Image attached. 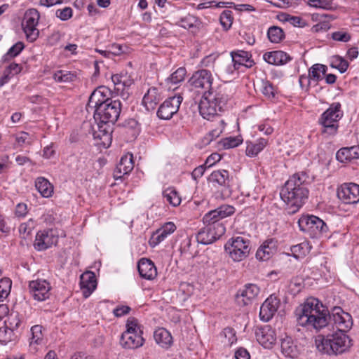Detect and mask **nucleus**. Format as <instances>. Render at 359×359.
Wrapping results in <instances>:
<instances>
[{
    "label": "nucleus",
    "instance_id": "6ab92c4d",
    "mask_svg": "<svg viewBox=\"0 0 359 359\" xmlns=\"http://www.w3.org/2000/svg\"><path fill=\"white\" fill-rule=\"evenodd\" d=\"M279 306V300L273 295L269 296L262 304L259 311L260 320L269 321L274 316Z\"/></svg>",
    "mask_w": 359,
    "mask_h": 359
},
{
    "label": "nucleus",
    "instance_id": "20e7f679",
    "mask_svg": "<svg viewBox=\"0 0 359 359\" xmlns=\"http://www.w3.org/2000/svg\"><path fill=\"white\" fill-rule=\"evenodd\" d=\"M309 177L304 172L295 173L285 183L280 196L286 204L287 213L292 215L305 203L309 196Z\"/></svg>",
    "mask_w": 359,
    "mask_h": 359
},
{
    "label": "nucleus",
    "instance_id": "e433bc0d",
    "mask_svg": "<svg viewBox=\"0 0 359 359\" xmlns=\"http://www.w3.org/2000/svg\"><path fill=\"white\" fill-rule=\"evenodd\" d=\"M327 67L321 64L313 65L309 70V74L311 80L319 81L323 79L327 72Z\"/></svg>",
    "mask_w": 359,
    "mask_h": 359
},
{
    "label": "nucleus",
    "instance_id": "de8ad7c7",
    "mask_svg": "<svg viewBox=\"0 0 359 359\" xmlns=\"http://www.w3.org/2000/svg\"><path fill=\"white\" fill-rule=\"evenodd\" d=\"M42 326L39 325H36L32 327L31 328V342L30 344H39L43 340V333H42Z\"/></svg>",
    "mask_w": 359,
    "mask_h": 359
},
{
    "label": "nucleus",
    "instance_id": "c9c22d12",
    "mask_svg": "<svg viewBox=\"0 0 359 359\" xmlns=\"http://www.w3.org/2000/svg\"><path fill=\"white\" fill-rule=\"evenodd\" d=\"M111 81L115 86H117V90H120V86L122 88L130 86L133 81L127 72H121L120 74H114L111 76Z\"/></svg>",
    "mask_w": 359,
    "mask_h": 359
},
{
    "label": "nucleus",
    "instance_id": "680f3d73",
    "mask_svg": "<svg viewBox=\"0 0 359 359\" xmlns=\"http://www.w3.org/2000/svg\"><path fill=\"white\" fill-rule=\"evenodd\" d=\"M130 311V308L129 306L121 305L116 307L113 311V313L116 317H121L128 314Z\"/></svg>",
    "mask_w": 359,
    "mask_h": 359
},
{
    "label": "nucleus",
    "instance_id": "2eb2a0df",
    "mask_svg": "<svg viewBox=\"0 0 359 359\" xmlns=\"http://www.w3.org/2000/svg\"><path fill=\"white\" fill-rule=\"evenodd\" d=\"M51 286L49 282L44 279H37L29 283V290L34 299L44 301L49 298Z\"/></svg>",
    "mask_w": 359,
    "mask_h": 359
},
{
    "label": "nucleus",
    "instance_id": "c03bdc74",
    "mask_svg": "<svg viewBox=\"0 0 359 359\" xmlns=\"http://www.w3.org/2000/svg\"><path fill=\"white\" fill-rule=\"evenodd\" d=\"M262 93L268 99H273L276 97V90L274 86L267 80L262 81Z\"/></svg>",
    "mask_w": 359,
    "mask_h": 359
},
{
    "label": "nucleus",
    "instance_id": "39448f33",
    "mask_svg": "<svg viewBox=\"0 0 359 359\" xmlns=\"http://www.w3.org/2000/svg\"><path fill=\"white\" fill-rule=\"evenodd\" d=\"M351 340L344 332L336 331L327 335H318L316 339L318 350L328 355H338L346 351Z\"/></svg>",
    "mask_w": 359,
    "mask_h": 359
},
{
    "label": "nucleus",
    "instance_id": "4be33fe9",
    "mask_svg": "<svg viewBox=\"0 0 359 359\" xmlns=\"http://www.w3.org/2000/svg\"><path fill=\"white\" fill-rule=\"evenodd\" d=\"M255 336L257 341L264 348H270L276 341L275 332L268 325L257 328Z\"/></svg>",
    "mask_w": 359,
    "mask_h": 359
},
{
    "label": "nucleus",
    "instance_id": "a19ab883",
    "mask_svg": "<svg viewBox=\"0 0 359 359\" xmlns=\"http://www.w3.org/2000/svg\"><path fill=\"white\" fill-rule=\"evenodd\" d=\"M267 36L269 41L272 43H279L285 38L283 30L278 26H272L269 28Z\"/></svg>",
    "mask_w": 359,
    "mask_h": 359
},
{
    "label": "nucleus",
    "instance_id": "dca6fc26",
    "mask_svg": "<svg viewBox=\"0 0 359 359\" xmlns=\"http://www.w3.org/2000/svg\"><path fill=\"white\" fill-rule=\"evenodd\" d=\"M235 212V208L231 205H224L218 208L209 211L207 212L203 221L204 224H223L220 220L233 215Z\"/></svg>",
    "mask_w": 359,
    "mask_h": 359
},
{
    "label": "nucleus",
    "instance_id": "f03ea898",
    "mask_svg": "<svg viewBox=\"0 0 359 359\" xmlns=\"http://www.w3.org/2000/svg\"><path fill=\"white\" fill-rule=\"evenodd\" d=\"M213 76L210 70L202 69L195 72L188 83L192 89L204 90L198 104L202 117L210 120L224 111L231 98L228 89L223 86H212Z\"/></svg>",
    "mask_w": 359,
    "mask_h": 359
},
{
    "label": "nucleus",
    "instance_id": "69168bd1",
    "mask_svg": "<svg viewBox=\"0 0 359 359\" xmlns=\"http://www.w3.org/2000/svg\"><path fill=\"white\" fill-rule=\"evenodd\" d=\"M235 358L236 359H250V355L249 352L247 351V349L244 348H239L236 352H235Z\"/></svg>",
    "mask_w": 359,
    "mask_h": 359
},
{
    "label": "nucleus",
    "instance_id": "1a4fd4ad",
    "mask_svg": "<svg viewBox=\"0 0 359 359\" xmlns=\"http://www.w3.org/2000/svg\"><path fill=\"white\" fill-rule=\"evenodd\" d=\"M250 241L242 236L232 237L224 245V250L233 262L246 259L250 252Z\"/></svg>",
    "mask_w": 359,
    "mask_h": 359
},
{
    "label": "nucleus",
    "instance_id": "ddd939ff",
    "mask_svg": "<svg viewBox=\"0 0 359 359\" xmlns=\"http://www.w3.org/2000/svg\"><path fill=\"white\" fill-rule=\"evenodd\" d=\"M57 241L58 233L56 229H44L37 232L34 247L38 251H43L56 245Z\"/></svg>",
    "mask_w": 359,
    "mask_h": 359
},
{
    "label": "nucleus",
    "instance_id": "e2e57ef3",
    "mask_svg": "<svg viewBox=\"0 0 359 359\" xmlns=\"http://www.w3.org/2000/svg\"><path fill=\"white\" fill-rule=\"evenodd\" d=\"M27 213V206L25 203H18L16 205L15 214L18 217H23Z\"/></svg>",
    "mask_w": 359,
    "mask_h": 359
},
{
    "label": "nucleus",
    "instance_id": "9d476101",
    "mask_svg": "<svg viewBox=\"0 0 359 359\" xmlns=\"http://www.w3.org/2000/svg\"><path fill=\"white\" fill-rule=\"evenodd\" d=\"M39 13L34 8L28 9L25 13L22 27L27 39L30 42H34L39 37V31L36 26L39 23Z\"/></svg>",
    "mask_w": 359,
    "mask_h": 359
},
{
    "label": "nucleus",
    "instance_id": "4468645a",
    "mask_svg": "<svg viewBox=\"0 0 359 359\" xmlns=\"http://www.w3.org/2000/svg\"><path fill=\"white\" fill-rule=\"evenodd\" d=\"M337 196L346 204H356L359 202V185L353 183H344L337 189Z\"/></svg>",
    "mask_w": 359,
    "mask_h": 359
},
{
    "label": "nucleus",
    "instance_id": "423d86ee",
    "mask_svg": "<svg viewBox=\"0 0 359 359\" xmlns=\"http://www.w3.org/2000/svg\"><path fill=\"white\" fill-rule=\"evenodd\" d=\"M343 116L341 104L334 102L320 116L318 123L321 126V134L325 137L334 136L339 128V121Z\"/></svg>",
    "mask_w": 359,
    "mask_h": 359
},
{
    "label": "nucleus",
    "instance_id": "a211bd4d",
    "mask_svg": "<svg viewBox=\"0 0 359 359\" xmlns=\"http://www.w3.org/2000/svg\"><path fill=\"white\" fill-rule=\"evenodd\" d=\"M259 293V288L255 284H247L244 289L238 291L236 302L239 306H246L251 303Z\"/></svg>",
    "mask_w": 359,
    "mask_h": 359
},
{
    "label": "nucleus",
    "instance_id": "f704fd0d",
    "mask_svg": "<svg viewBox=\"0 0 359 359\" xmlns=\"http://www.w3.org/2000/svg\"><path fill=\"white\" fill-rule=\"evenodd\" d=\"M163 198L171 205L176 207L180 205L182 199L180 194L174 187H168L163 191Z\"/></svg>",
    "mask_w": 359,
    "mask_h": 359
},
{
    "label": "nucleus",
    "instance_id": "0eeeda50",
    "mask_svg": "<svg viewBox=\"0 0 359 359\" xmlns=\"http://www.w3.org/2000/svg\"><path fill=\"white\" fill-rule=\"evenodd\" d=\"M126 330L121 334L120 344L126 348H137L144 343L142 337L143 331L138 320L134 317L128 318L126 324Z\"/></svg>",
    "mask_w": 359,
    "mask_h": 359
},
{
    "label": "nucleus",
    "instance_id": "c756f323",
    "mask_svg": "<svg viewBox=\"0 0 359 359\" xmlns=\"http://www.w3.org/2000/svg\"><path fill=\"white\" fill-rule=\"evenodd\" d=\"M154 338L160 346L168 348L172 344L171 334L165 328L159 327L154 333Z\"/></svg>",
    "mask_w": 359,
    "mask_h": 359
},
{
    "label": "nucleus",
    "instance_id": "cd10ccee",
    "mask_svg": "<svg viewBox=\"0 0 359 359\" xmlns=\"http://www.w3.org/2000/svg\"><path fill=\"white\" fill-rule=\"evenodd\" d=\"M280 350L286 358H296L299 354V349L292 337L286 336L281 339Z\"/></svg>",
    "mask_w": 359,
    "mask_h": 359
},
{
    "label": "nucleus",
    "instance_id": "4c0bfd02",
    "mask_svg": "<svg viewBox=\"0 0 359 359\" xmlns=\"http://www.w3.org/2000/svg\"><path fill=\"white\" fill-rule=\"evenodd\" d=\"M200 22L198 19L192 15H187L184 18H182L180 20L176 22V25L184 28L186 29H191L194 28H198Z\"/></svg>",
    "mask_w": 359,
    "mask_h": 359
},
{
    "label": "nucleus",
    "instance_id": "72a5a7b5",
    "mask_svg": "<svg viewBox=\"0 0 359 359\" xmlns=\"http://www.w3.org/2000/svg\"><path fill=\"white\" fill-rule=\"evenodd\" d=\"M268 144V140L259 138L255 142H247L245 153L248 156H256Z\"/></svg>",
    "mask_w": 359,
    "mask_h": 359
},
{
    "label": "nucleus",
    "instance_id": "c85d7f7f",
    "mask_svg": "<svg viewBox=\"0 0 359 359\" xmlns=\"http://www.w3.org/2000/svg\"><path fill=\"white\" fill-rule=\"evenodd\" d=\"M336 158L340 162L358 159L359 158V147L353 146L341 148L337 152Z\"/></svg>",
    "mask_w": 359,
    "mask_h": 359
},
{
    "label": "nucleus",
    "instance_id": "6e6d98bb",
    "mask_svg": "<svg viewBox=\"0 0 359 359\" xmlns=\"http://www.w3.org/2000/svg\"><path fill=\"white\" fill-rule=\"evenodd\" d=\"M33 228V220L30 219L28 222L20 225L19 233L23 238H26V237L31 233Z\"/></svg>",
    "mask_w": 359,
    "mask_h": 359
},
{
    "label": "nucleus",
    "instance_id": "2f4dec72",
    "mask_svg": "<svg viewBox=\"0 0 359 359\" xmlns=\"http://www.w3.org/2000/svg\"><path fill=\"white\" fill-rule=\"evenodd\" d=\"M35 187L43 198H50L53 194V186L43 177L36 179Z\"/></svg>",
    "mask_w": 359,
    "mask_h": 359
},
{
    "label": "nucleus",
    "instance_id": "5fc2aeb1",
    "mask_svg": "<svg viewBox=\"0 0 359 359\" xmlns=\"http://www.w3.org/2000/svg\"><path fill=\"white\" fill-rule=\"evenodd\" d=\"M219 54L217 53H211L204 57L200 64L202 67L213 68L216 60L218 58Z\"/></svg>",
    "mask_w": 359,
    "mask_h": 359
},
{
    "label": "nucleus",
    "instance_id": "aec40b11",
    "mask_svg": "<svg viewBox=\"0 0 359 359\" xmlns=\"http://www.w3.org/2000/svg\"><path fill=\"white\" fill-rule=\"evenodd\" d=\"M175 230L176 226L173 222L165 223L161 228L153 233L149 241V245L152 248L156 247L168 236L174 233Z\"/></svg>",
    "mask_w": 359,
    "mask_h": 359
},
{
    "label": "nucleus",
    "instance_id": "3c124183",
    "mask_svg": "<svg viewBox=\"0 0 359 359\" xmlns=\"http://www.w3.org/2000/svg\"><path fill=\"white\" fill-rule=\"evenodd\" d=\"M281 20L288 22L292 25L298 27H304L306 25V21L299 16H292L285 14L283 15Z\"/></svg>",
    "mask_w": 359,
    "mask_h": 359
},
{
    "label": "nucleus",
    "instance_id": "a878e982",
    "mask_svg": "<svg viewBox=\"0 0 359 359\" xmlns=\"http://www.w3.org/2000/svg\"><path fill=\"white\" fill-rule=\"evenodd\" d=\"M161 100V94L159 90L156 87H151L143 97L142 104L147 111H151L155 109Z\"/></svg>",
    "mask_w": 359,
    "mask_h": 359
},
{
    "label": "nucleus",
    "instance_id": "6e6552de",
    "mask_svg": "<svg viewBox=\"0 0 359 359\" xmlns=\"http://www.w3.org/2000/svg\"><path fill=\"white\" fill-rule=\"evenodd\" d=\"M300 231L311 238H318L328 231L327 224L320 218L313 215H304L298 219Z\"/></svg>",
    "mask_w": 359,
    "mask_h": 359
},
{
    "label": "nucleus",
    "instance_id": "412c9836",
    "mask_svg": "<svg viewBox=\"0 0 359 359\" xmlns=\"http://www.w3.org/2000/svg\"><path fill=\"white\" fill-rule=\"evenodd\" d=\"M231 56L233 63V69H239L242 66L250 68L255 65L252 55L249 52L243 50L232 51Z\"/></svg>",
    "mask_w": 359,
    "mask_h": 359
},
{
    "label": "nucleus",
    "instance_id": "7c9ffc66",
    "mask_svg": "<svg viewBox=\"0 0 359 359\" xmlns=\"http://www.w3.org/2000/svg\"><path fill=\"white\" fill-rule=\"evenodd\" d=\"M275 243L273 240L266 241L262 245L256 252V258L260 261L268 260L275 251Z\"/></svg>",
    "mask_w": 359,
    "mask_h": 359
},
{
    "label": "nucleus",
    "instance_id": "5701e85b",
    "mask_svg": "<svg viewBox=\"0 0 359 359\" xmlns=\"http://www.w3.org/2000/svg\"><path fill=\"white\" fill-rule=\"evenodd\" d=\"M81 289L85 298H88L97 287L95 275L92 271L83 273L80 278Z\"/></svg>",
    "mask_w": 359,
    "mask_h": 359
},
{
    "label": "nucleus",
    "instance_id": "9b49d317",
    "mask_svg": "<svg viewBox=\"0 0 359 359\" xmlns=\"http://www.w3.org/2000/svg\"><path fill=\"white\" fill-rule=\"evenodd\" d=\"M205 226L200 229L196 234L198 243L209 245L219 239L226 231L224 224H204Z\"/></svg>",
    "mask_w": 359,
    "mask_h": 359
},
{
    "label": "nucleus",
    "instance_id": "09e8293b",
    "mask_svg": "<svg viewBox=\"0 0 359 359\" xmlns=\"http://www.w3.org/2000/svg\"><path fill=\"white\" fill-rule=\"evenodd\" d=\"M220 23L224 29H229L233 22L232 12L229 10L224 11L219 18Z\"/></svg>",
    "mask_w": 359,
    "mask_h": 359
},
{
    "label": "nucleus",
    "instance_id": "13d9d810",
    "mask_svg": "<svg viewBox=\"0 0 359 359\" xmlns=\"http://www.w3.org/2000/svg\"><path fill=\"white\" fill-rule=\"evenodd\" d=\"M15 141L19 147H22L25 144H30L32 142L29 134L26 132H21L17 135Z\"/></svg>",
    "mask_w": 359,
    "mask_h": 359
},
{
    "label": "nucleus",
    "instance_id": "f257e3e1",
    "mask_svg": "<svg viewBox=\"0 0 359 359\" xmlns=\"http://www.w3.org/2000/svg\"><path fill=\"white\" fill-rule=\"evenodd\" d=\"M297 324L308 329L319 330L332 320L337 326V331L346 332L352 325L351 317L340 307H334L332 316L327 307L316 298H308L295 311Z\"/></svg>",
    "mask_w": 359,
    "mask_h": 359
},
{
    "label": "nucleus",
    "instance_id": "4d7b16f0",
    "mask_svg": "<svg viewBox=\"0 0 359 359\" xmlns=\"http://www.w3.org/2000/svg\"><path fill=\"white\" fill-rule=\"evenodd\" d=\"M56 16L62 21L69 20L72 16V9L70 7H65L58 9L56 11Z\"/></svg>",
    "mask_w": 359,
    "mask_h": 359
},
{
    "label": "nucleus",
    "instance_id": "f8f14e48",
    "mask_svg": "<svg viewBox=\"0 0 359 359\" xmlns=\"http://www.w3.org/2000/svg\"><path fill=\"white\" fill-rule=\"evenodd\" d=\"M182 100L183 97L180 94L166 99L157 111L158 117L163 120L170 119L179 111Z\"/></svg>",
    "mask_w": 359,
    "mask_h": 359
},
{
    "label": "nucleus",
    "instance_id": "49530a36",
    "mask_svg": "<svg viewBox=\"0 0 359 359\" xmlns=\"http://www.w3.org/2000/svg\"><path fill=\"white\" fill-rule=\"evenodd\" d=\"M225 126V123L223 120H219L218 126L212 129L205 139L207 140V143H210L215 138L218 137L220 134L222 133Z\"/></svg>",
    "mask_w": 359,
    "mask_h": 359
},
{
    "label": "nucleus",
    "instance_id": "052dcab7",
    "mask_svg": "<svg viewBox=\"0 0 359 359\" xmlns=\"http://www.w3.org/2000/svg\"><path fill=\"white\" fill-rule=\"evenodd\" d=\"M222 157L220 154L217 153H213L210 155L206 161L204 163V165L206 167L210 168L214 165L217 162H219L221 160Z\"/></svg>",
    "mask_w": 359,
    "mask_h": 359
},
{
    "label": "nucleus",
    "instance_id": "774afa93",
    "mask_svg": "<svg viewBox=\"0 0 359 359\" xmlns=\"http://www.w3.org/2000/svg\"><path fill=\"white\" fill-rule=\"evenodd\" d=\"M55 154V151L53 149V144H51L44 147L43 151V156L46 158H50Z\"/></svg>",
    "mask_w": 359,
    "mask_h": 359
},
{
    "label": "nucleus",
    "instance_id": "bf43d9fd",
    "mask_svg": "<svg viewBox=\"0 0 359 359\" xmlns=\"http://www.w3.org/2000/svg\"><path fill=\"white\" fill-rule=\"evenodd\" d=\"M332 39L337 41L348 42L351 39V36L346 32H334L332 34Z\"/></svg>",
    "mask_w": 359,
    "mask_h": 359
},
{
    "label": "nucleus",
    "instance_id": "b1692460",
    "mask_svg": "<svg viewBox=\"0 0 359 359\" xmlns=\"http://www.w3.org/2000/svg\"><path fill=\"white\" fill-rule=\"evenodd\" d=\"M137 269L140 276L147 280H153L157 276V270L154 262L147 258H142L139 261Z\"/></svg>",
    "mask_w": 359,
    "mask_h": 359
},
{
    "label": "nucleus",
    "instance_id": "a18cd8bd",
    "mask_svg": "<svg viewBox=\"0 0 359 359\" xmlns=\"http://www.w3.org/2000/svg\"><path fill=\"white\" fill-rule=\"evenodd\" d=\"M331 67L337 69L341 73H344L348 67V62L343 57L335 55L332 59Z\"/></svg>",
    "mask_w": 359,
    "mask_h": 359
},
{
    "label": "nucleus",
    "instance_id": "338daca9",
    "mask_svg": "<svg viewBox=\"0 0 359 359\" xmlns=\"http://www.w3.org/2000/svg\"><path fill=\"white\" fill-rule=\"evenodd\" d=\"M22 70V67L20 65L17 63H11L6 69V71L10 74V75H15L18 73H20Z\"/></svg>",
    "mask_w": 359,
    "mask_h": 359
},
{
    "label": "nucleus",
    "instance_id": "473e14b6",
    "mask_svg": "<svg viewBox=\"0 0 359 359\" xmlns=\"http://www.w3.org/2000/svg\"><path fill=\"white\" fill-rule=\"evenodd\" d=\"M4 323L8 326L10 332H13L14 330L25 326L23 316L15 311L8 313L7 320Z\"/></svg>",
    "mask_w": 359,
    "mask_h": 359
},
{
    "label": "nucleus",
    "instance_id": "7ed1b4c3",
    "mask_svg": "<svg viewBox=\"0 0 359 359\" xmlns=\"http://www.w3.org/2000/svg\"><path fill=\"white\" fill-rule=\"evenodd\" d=\"M110 90L104 86H100L90 95L87 104L88 109L94 110V118L101 123L114 124L118 118L121 102L119 100L109 97Z\"/></svg>",
    "mask_w": 359,
    "mask_h": 359
},
{
    "label": "nucleus",
    "instance_id": "8fccbe9b",
    "mask_svg": "<svg viewBox=\"0 0 359 359\" xmlns=\"http://www.w3.org/2000/svg\"><path fill=\"white\" fill-rule=\"evenodd\" d=\"M243 142V140L237 136V137H229L222 140L220 144L222 145L224 149H230L236 147L240 145Z\"/></svg>",
    "mask_w": 359,
    "mask_h": 359
},
{
    "label": "nucleus",
    "instance_id": "f3484780",
    "mask_svg": "<svg viewBox=\"0 0 359 359\" xmlns=\"http://www.w3.org/2000/svg\"><path fill=\"white\" fill-rule=\"evenodd\" d=\"M208 180L213 187L221 189L222 191H227L230 187L229 173L226 170L213 171L208 177Z\"/></svg>",
    "mask_w": 359,
    "mask_h": 359
},
{
    "label": "nucleus",
    "instance_id": "37998d69",
    "mask_svg": "<svg viewBox=\"0 0 359 359\" xmlns=\"http://www.w3.org/2000/svg\"><path fill=\"white\" fill-rule=\"evenodd\" d=\"M186 74V69L184 67H180L165 79V82L168 84H177L184 81Z\"/></svg>",
    "mask_w": 359,
    "mask_h": 359
},
{
    "label": "nucleus",
    "instance_id": "0e129e2a",
    "mask_svg": "<svg viewBox=\"0 0 359 359\" xmlns=\"http://www.w3.org/2000/svg\"><path fill=\"white\" fill-rule=\"evenodd\" d=\"M208 168V167L204 165V163L196 168L191 172V176L193 179L196 180L197 179L201 177L203 175L205 169Z\"/></svg>",
    "mask_w": 359,
    "mask_h": 359
},
{
    "label": "nucleus",
    "instance_id": "bb28decb",
    "mask_svg": "<svg viewBox=\"0 0 359 359\" xmlns=\"http://www.w3.org/2000/svg\"><path fill=\"white\" fill-rule=\"evenodd\" d=\"M134 168L133 156L132 154H127L123 156L116 165L114 173L116 178H120L123 175H127L132 171Z\"/></svg>",
    "mask_w": 359,
    "mask_h": 359
},
{
    "label": "nucleus",
    "instance_id": "864d4df0",
    "mask_svg": "<svg viewBox=\"0 0 359 359\" xmlns=\"http://www.w3.org/2000/svg\"><path fill=\"white\" fill-rule=\"evenodd\" d=\"M308 5L317 8H323L326 10L334 9L332 2L325 0H309Z\"/></svg>",
    "mask_w": 359,
    "mask_h": 359
},
{
    "label": "nucleus",
    "instance_id": "79ce46f5",
    "mask_svg": "<svg viewBox=\"0 0 359 359\" xmlns=\"http://www.w3.org/2000/svg\"><path fill=\"white\" fill-rule=\"evenodd\" d=\"M290 251L293 257L297 259H301L306 256L309 253V246L306 243H302L297 245H292L290 248Z\"/></svg>",
    "mask_w": 359,
    "mask_h": 359
},
{
    "label": "nucleus",
    "instance_id": "ea45409f",
    "mask_svg": "<svg viewBox=\"0 0 359 359\" xmlns=\"http://www.w3.org/2000/svg\"><path fill=\"white\" fill-rule=\"evenodd\" d=\"M25 48V45L22 42L18 41L11 46L7 53L4 54L1 58L2 62H6L18 56Z\"/></svg>",
    "mask_w": 359,
    "mask_h": 359
},
{
    "label": "nucleus",
    "instance_id": "58836bf2",
    "mask_svg": "<svg viewBox=\"0 0 359 359\" xmlns=\"http://www.w3.org/2000/svg\"><path fill=\"white\" fill-rule=\"evenodd\" d=\"M53 78L57 82L69 83L76 79V74L73 72L59 70L54 73Z\"/></svg>",
    "mask_w": 359,
    "mask_h": 359
},
{
    "label": "nucleus",
    "instance_id": "603ef678",
    "mask_svg": "<svg viewBox=\"0 0 359 359\" xmlns=\"http://www.w3.org/2000/svg\"><path fill=\"white\" fill-rule=\"evenodd\" d=\"M11 289V280L9 278H2L0 280V299H4L8 297Z\"/></svg>",
    "mask_w": 359,
    "mask_h": 359
},
{
    "label": "nucleus",
    "instance_id": "393cba45",
    "mask_svg": "<svg viewBox=\"0 0 359 359\" xmlns=\"http://www.w3.org/2000/svg\"><path fill=\"white\" fill-rule=\"evenodd\" d=\"M263 59L267 63L273 65H283L292 60L287 53L281 50L267 52L264 54Z\"/></svg>",
    "mask_w": 359,
    "mask_h": 359
}]
</instances>
